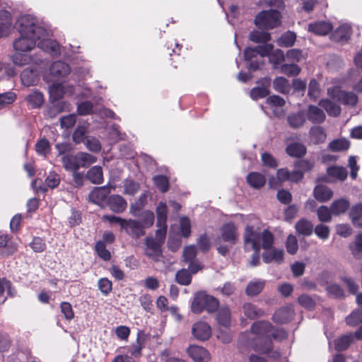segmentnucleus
<instances>
[{
    "label": "nucleus",
    "mask_w": 362,
    "mask_h": 362,
    "mask_svg": "<svg viewBox=\"0 0 362 362\" xmlns=\"http://www.w3.org/2000/svg\"><path fill=\"white\" fill-rule=\"evenodd\" d=\"M274 49V46L272 44H263L262 45L257 46L255 48L248 47L245 50L244 56L245 59L250 63V69L255 71L259 66V62L255 59L259 56L261 58L266 57Z\"/></svg>",
    "instance_id": "obj_5"
},
{
    "label": "nucleus",
    "mask_w": 362,
    "mask_h": 362,
    "mask_svg": "<svg viewBox=\"0 0 362 362\" xmlns=\"http://www.w3.org/2000/svg\"><path fill=\"white\" fill-rule=\"evenodd\" d=\"M255 23L261 28H274L281 24V14L276 10L261 11L257 15Z\"/></svg>",
    "instance_id": "obj_6"
},
{
    "label": "nucleus",
    "mask_w": 362,
    "mask_h": 362,
    "mask_svg": "<svg viewBox=\"0 0 362 362\" xmlns=\"http://www.w3.org/2000/svg\"><path fill=\"white\" fill-rule=\"evenodd\" d=\"M347 325L350 326H356L362 322V308L354 310L346 318Z\"/></svg>",
    "instance_id": "obj_49"
},
{
    "label": "nucleus",
    "mask_w": 362,
    "mask_h": 362,
    "mask_svg": "<svg viewBox=\"0 0 362 362\" xmlns=\"http://www.w3.org/2000/svg\"><path fill=\"white\" fill-rule=\"evenodd\" d=\"M187 351L194 362H209L211 360L209 352L202 346L190 345Z\"/></svg>",
    "instance_id": "obj_12"
},
{
    "label": "nucleus",
    "mask_w": 362,
    "mask_h": 362,
    "mask_svg": "<svg viewBox=\"0 0 362 362\" xmlns=\"http://www.w3.org/2000/svg\"><path fill=\"white\" fill-rule=\"evenodd\" d=\"M78 158L81 167L87 168L90 165L96 162L97 158L95 156L85 152H78Z\"/></svg>",
    "instance_id": "obj_56"
},
{
    "label": "nucleus",
    "mask_w": 362,
    "mask_h": 362,
    "mask_svg": "<svg viewBox=\"0 0 362 362\" xmlns=\"http://www.w3.org/2000/svg\"><path fill=\"white\" fill-rule=\"evenodd\" d=\"M350 203L346 199H339L335 200L331 204V210L332 214L334 215H339L341 214H344L349 207Z\"/></svg>",
    "instance_id": "obj_29"
},
{
    "label": "nucleus",
    "mask_w": 362,
    "mask_h": 362,
    "mask_svg": "<svg viewBox=\"0 0 362 362\" xmlns=\"http://www.w3.org/2000/svg\"><path fill=\"white\" fill-rule=\"evenodd\" d=\"M286 153L292 157H300L305 153V147L299 143H293L286 148Z\"/></svg>",
    "instance_id": "obj_36"
},
{
    "label": "nucleus",
    "mask_w": 362,
    "mask_h": 362,
    "mask_svg": "<svg viewBox=\"0 0 362 362\" xmlns=\"http://www.w3.org/2000/svg\"><path fill=\"white\" fill-rule=\"evenodd\" d=\"M287 120L289 126L294 129L300 127L305 122L303 114L300 112L288 115Z\"/></svg>",
    "instance_id": "obj_40"
},
{
    "label": "nucleus",
    "mask_w": 362,
    "mask_h": 362,
    "mask_svg": "<svg viewBox=\"0 0 362 362\" xmlns=\"http://www.w3.org/2000/svg\"><path fill=\"white\" fill-rule=\"evenodd\" d=\"M12 29L11 13L5 10L0 11V37L6 36Z\"/></svg>",
    "instance_id": "obj_17"
},
{
    "label": "nucleus",
    "mask_w": 362,
    "mask_h": 362,
    "mask_svg": "<svg viewBox=\"0 0 362 362\" xmlns=\"http://www.w3.org/2000/svg\"><path fill=\"white\" fill-rule=\"evenodd\" d=\"M287 252L291 255H295L298 249V241L293 235H289L286 242Z\"/></svg>",
    "instance_id": "obj_60"
},
{
    "label": "nucleus",
    "mask_w": 362,
    "mask_h": 362,
    "mask_svg": "<svg viewBox=\"0 0 362 362\" xmlns=\"http://www.w3.org/2000/svg\"><path fill=\"white\" fill-rule=\"evenodd\" d=\"M86 177L93 184L98 185L103 181L102 167L95 165L89 169L86 173Z\"/></svg>",
    "instance_id": "obj_25"
},
{
    "label": "nucleus",
    "mask_w": 362,
    "mask_h": 362,
    "mask_svg": "<svg viewBox=\"0 0 362 362\" xmlns=\"http://www.w3.org/2000/svg\"><path fill=\"white\" fill-rule=\"evenodd\" d=\"M192 333L196 339L206 341L211 336V329L208 323L199 321L192 325Z\"/></svg>",
    "instance_id": "obj_10"
},
{
    "label": "nucleus",
    "mask_w": 362,
    "mask_h": 362,
    "mask_svg": "<svg viewBox=\"0 0 362 362\" xmlns=\"http://www.w3.org/2000/svg\"><path fill=\"white\" fill-rule=\"evenodd\" d=\"M21 52H18L12 57L13 62L18 66H24L30 62L37 65L43 64L45 63L41 59L33 58L29 54H23Z\"/></svg>",
    "instance_id": "obj_19"
},
{
    "label": "nucleus",
    "mask_w": 362,
    "mask_h": 362,
    "mask_svg": "<svg viewBox=\"0 0 362 362\" xmlns=\"http://www.w3.org/2000/svg\"><path fill=\"white\" fill-rule=\"evenodd\" d=\"M167 206L165 203L160 202L156 208L157 223L156 225L166 223L167 220Z\"/></svg>",
    "instance_id": "obj_53"
},
{
    "label": "nucleus",
    "mask_w": 362,
    "mask_h": 362,
    "mask_svg": "<svg viewBox=\"0 0 362 362\" xmlns=\"http://www.w3.org/2000/svg\"><path fill=\"white\" fill-rule=\"evenodd\" d=\"M162 245L157 243L156 240L151 237H147L145 239V255L155 262H159L162 257Z\"/></svg>",
    "instance_id": "obj_9"
},
{
    "label": "nucleus",
    "mask_w": 362,
    "mask_h": 362,
    "mask_svg": "<svg viewBox=\"0 0 362 362\" xmlns=\"http://www.w3.org/2000/svg\"><path fill=\"white\" fill-rule=\"evenodd\" d=\"M216 337L223 343H229L232 339V336L228 328L220 327L217 331Z\"/></svg>",
    "instance_id": "obj_64"
},
{
    "label": "nucleus",
    "mask_w": 362,
    "mask_h": 362,
    "mask_svg": "<svg viewBox=\"0 0 362 362\" xmlns=\"http://www.w3.org/2000/svg\"><path fill=\"white\" fill-rule=\"evenodd\" d=\"M156 186L160 191L165 192L168 189L169 182L168 178L163 175H157L153 177Z\"/></svg>",
    "instance_id": "obj_61"
},
{
    "label": "nucleus",
    "mask_w": 362,
    "mask_h": 362,
    "mask_svg": "<svg viewBox=\"0 0 362 362\" xmlns=\"http://www.w3.org/2000/svg\"><path fill=\"white\" fill-rule=\"evenodd\" d=\"M28 101L33 107H40L43 102V95L38 91H34L28 95Z\"/></svg>",
    "instance_id": "obj_55"
},
{
    "label": "nucleus",
    "mask_w": 362,
    "mask_h": 362,
    "mask_svg": "<svg viewBox=\"0 0 362 362\" xmlns=\"http://www.w3.org/2000/svg\"><path fill=\"white\" fill-rule=\"evenodd\" d=\"M141 224L143 228L145 230L146 228H149L153 226L154 223V214L152 211L146 210L140 213Z\"/></svg>",
    "instance_id": "obj_51"
},
{
    "label": "nucleus",
    "mask_w": 362,
    "mask_h": 362,
    "mask_svg": "<svg viewBox=\"0 0 362 362\" xmlns=\"http://www.w3.org/2000/svg\"><path fill=\"white\" fill-rule=\"evenodd\" d=\"M279 68L282 74H284L288 76H297L300 72V68L295 64H282Z\"/></svg>",
    "instance_id": "obj_52"
},
{
    "label": "nucleus",
    "mask_w": 362,
    "mask_h": 362,
    "mask_svg": "<svg viewBox=\"0 0 362 362\" xmlns=\"http://www.w3.org/2000/svg\"><path fill=\"white\" fill-rule=\"evenodd\" d=\"M354 339L353 334H349L341 337L335 341V349L338 351H342L349 347Z\"/></svg>",
    "instance_id": "obj_50"
},
{
    "label": "nucleus",
    "mask_w": 362,
    "mask_h": 362,
    "mask_svg": "<svg viewBox=\"0 0 362 362\" xmlns=\"http://www.w3.org/2000/svg\"><path fill=\"white\" fill-rule=\"evenodd\" d=\"M327 175L329 177L343 181L347 177V171L343 167L332 166L327 168Z\"/></svg>",
    "instance_id": "obj_34"
},
{
    "label": "nucleus",
    "mask_w": 362,
    "mask_h": 362,
    "mask_svg": "<svg viewBox=\"0 0 362 362\" xmlns=\"http://www.w3.org/2000/svg\"><path fill=\"white\" fill-rule=\"evenodd\" d=\"M147 196L142 194L139 198L130 205L129 213L134 217L140 216V211L145 205Z\"/></svg>",
    "instance_id": "obj_31"
},
{
    "label": "nucleus",
    "mask_w": 362,
    "mask_h": 362,
    "mask_svg": "<svg viewBox=\"0 0 362 362\" xmlns=\"http://www.w3.org/2000/svg\"><path fill=\"white\" fill-rule=\"evenodd\" d=\"M63 167L67 171H78L81 167L78 154H67L62 158Z\"/></svg>",
    "instance_id": "obj_21"
},
{
    "label": "nucleus",
    "mask_w": 362,
    "mask_h": 362,
    "mask_svg": "<svg viewBox=\"0 0 362 362\" xmlns=\"http://www.w3.org/2000/svg\"><path fill=\"white\" fill-rule=\"evenodd\" d=\"M267 95H269V90L267 87H255L250 92V97L253 100L265 98Z\"/></svg>",
    "instance_id": "obj_62"
},
{
    "label": "nucleus",
    "mask_w": 362,
    "mask_h": 362,
    "mask_svg": "<svg viewBox=\"0 0 362 362\" xmlns=\"http://www.w3.org/2000/svg\"><path fill=\"white\" fill-rule=\"evenodd\" d=\"M49 72L55 77H64L70 73V67L65 62L58 61L52 64Z\"/></svg>",
    "instance_id": "obj_22"
},
{
    "label": "nucleus",
    "mask_w": 362,
    "mask_h": 362,
    "mask_svg": "<svg viewBox=\"0 0 362 362\" xmlns=\"http://www.w3.org/2000/svg\"><path fill=\"white\" fill-rule=\"evenodd\" d=\"M269 62L272 64L274 69L279 68V65L285 60V55L281 49H277L272 51L269 55Z\"/></svg>",
    "instance_id": "obj_33"
},
{
    "label": "nucleus",
    "mask_w": 362,
    "mask_h": 362,
    "mask_svg": "<svg viewBox=\"0 0 362 362\" xmlns=\"http://www.w3.org/2000/svg\"><path fill=\"white\" fill-rule=\"evenodd\" d=\"M106 206L115 213H122L127 209V202L121 195L113 194L108 197Z\"/></svg>",
    "instance_id": "obj_16"
},
{
    "label": "nucleus",
    "mask_w": 362,
    "mask_h": 362,
    "mask_svg": "<svg viewBox=\"0 0 362 362\" xmlns=\"http://www.w3.org/2000/svg\"><path fill=\"white\" fill-rule=\"evenodd\" d=\"M124 194L133 196L138 192L140 185L132 180H124L123 182Z\"/></svg>",
    "instance_id": "obj_48"
},
{
    "label": "nucleus",
    "mask_w": 362,
    "mask_h": 362,
    "mask_svg": "<svg viewBox=\"0 0 362 362\" xmlns=\"http://www.w3.org/2000/svg\"><path fill=\"white\" fill-rule=\"evenodd\" d=\"M320 105L331 116H337L341 112L340 107L328 99L320 100Z\"/></svg>",
    "instance_id": "obj_32"
},
{
    "label": "nucleus",
    "mask_w": 362,
    "mask_h": 362,
    "mask_svg": "<svg viewBox=\"0 0 362 362\" xmlns=\"http://www.w3.org/2000/svg\"><path fill=\"white\" fill-rule=\"evenodd\" d=\"M218 300L216 298L204 291H199L194 294L191 310L197 314L201 313L203 310L213 313L218 309Z\"/></svg>",
    "instance_id": "obj_4"
},
{
    "label": "nucleus",
    "mask_w": 362,
    "mask_h": 362,
    "mask_svg": "<svg viewBox=\"0 0 362 362\" xmlns=\"http://www.w3.org/2000/svg\"><path fill=\"white\" fill-rule=\"evenodd\" d=\"M271 39L270 34L265 31L255 30L252 31L250 35V40L254 42H266L269 41Z\"/></svg>",
    "instance_id": "obj_46"
},
{
    "label": "nucleus",
    "mask_w": 362,
    "mask_h": 362,
    "mask_svg": "<svg viewBox=\"0 0 362 362\" xmlns=\"http://www.w3.org/2000/svg\"><path fill=\"white\" fill-rule=\"evenodd\" d=\"M50 97L54 100H59L66 93L65 87L62 83H53L49 88Z\"/></svg>",
    "instance_id": "obj_43"
},
{
    "label": "nucleus",
    "mask_w": 362,
    "mask_h": 362,
    "mask_svg": "<svg viewBox=\"0 0 362 362\" xmlns=\"http://www.w3.org/2000/svg\"><path fill=\"white\" fill-rule=\"evenodd\" d=\"M264 250L262 254V259L265 263L281 264L284 262V252L282 249L274 248L272 245L269 249Z\"/></svg>",
    "instance_id": "obj_15"
},
{
    "label": "nucleus",
    "mask_w": 362,
    "mask_h": 362,
    "mask_svg": "<svg viewBox=\"0 0 362 362\" xmlns=\"http://www.w3.org/2000/svg\"><path fill=\"white\" fill-rule=\"evenodd\" d=\"M245 315L251 319H254L262 315L263 312L257 308L256 306L252 303H245L243 306Z\"/></svg>",
    "instance_id": "obj_44"
},
{
    "label": "nucleus",
    "mask_w": 362,
    "mask_h": 362,
    "mask_svg": "<svg viewBox=\"0 0 362 362\" xmlns=\"http://www.w3.org/2000/svg\"><path fill=\"white\" fill-rule=\"evenodd\" d=\"M122 229L134 238H139L145 234V230L141 223L134 219H125Z\"/></svg>",
    "instance_id": "obj_14"
},
{
    "label": "nucleus",
    "mask_w": 362,
    "mask_h": 362,
    "mask_svg": "<svg viewBox=\"0 0 362 362\" xmlns=\"http://www.w3.org/2000/svg\"><path fill=\"white\" fill-rule=\"evenodd\" d=\"M351 33V27L349 23H342L335 31V37L339 41L347 40Z\"/></svg>",
    "instance_id": "obj_37"
},
{
    "label": "nucleus",
    "mask_w": 362,
    "mask_h": 362,
    "mask_svg": "<svg viewBox=\"0 0 362 362\" xmlns=\"http://www.w3.org/2000/svg\"><path fill=\"white\" fill-rule=\"evenodd\" d=\"M272 325L268 322L258 321L253 323L251 327V334L250 337L252 341L249 342L255 351L262 353L268 352L272 347L270 339V332Z\"/></svg>",
    "instance_id": "obj_3"
},
{
    "label": "nucleus",
    "mask_w": 362,
    "mask_h": 362,
    "mask_svg": "<svg viewBox=\"0 0 362 362\" xmlns=\"http://www.w3.org/2000/svg\"><path fill=\"white\" fill-rule=\"evenodd\" d=\"M264 286V281L262 280H255L250 281L247 288L246 293L248 296H256L259 294Z\"/></svg>",
    "instance_id": "obj_35"
},
{
    "label": "nucleus",
    "mask_w": 362,
    "mask_h": 362,
    "mask_svg": "<svg viewBox=\"0 0 362 362\" xmlns=\"http://www.w3.org/2000/svg\"><path fill=\"white\" fill-rule=\"evenodd\" d=\"M16 94L13 92H7L0 94V109L14 102Z\"/></svg>",
    "instance_id": "obj_63"
},
{
    "label": "nucleus",
    "mask_w": 362,
    "mask_h": 362,
    "mask_svg": "<svg viewBox=\"0 0 362 362\" xmlns=\"http://www.w3.org/2000/svg\"><path fill=\"white\" fill-rule=\"evenodd\" d=\"M310 134L315 144L322 143L325 141L327 135L321 127H313L310 130Z\"/></svg>",
    "instance_id": "obj_41"
},
{
    "label": "nucleus",
    "mask_w": 362,
    "mask_h": 362,
    "mask_svg": "<svg viewBox=\"0 0 362 362\" xmlns=\"http://www.w3.org/2000/svg\"><path fill=\"white\" fill-rule=\"evenodd\" d=\"M216 320L220 327L229 328L231 322L230 311L228 307H221L218 310Z\"/></svg>",
    "instance_id": "obj_23"
},
{
    "label": "nucleus",
    "mask_w": 362,
    "mask_h": 362,
    "mask_svg": "<svg viewBox=\"0 0 362 362\" xmlns=\"http://www.w3.org/2000/svg\"><path fill=\"white\" fill-rule=\"evenodd\" d=\"M308 118L313 123H322L325 119V115L318 107L310 105L308 107Z\"/></svg>",
    "instance_id": "obj_27"
},
{
    "label": "nucleus",
    "mask_w": 362,
    "mask_h": 362,
    "mask_svg": "<svg viewBox=\"0 0 362 362\" xmlns=\"http://www.w3.org/2000/svg\"><path fill=\"white\" fill-rule=\"evenodd\" d=\"M295 228L299 235L304 236H308L311 235L313 231V226L312 223L305 218L299 220L296 223Z\"/></svg>",
    "instance_id": "obj_28"
},
{
    "label": "nucleus",
    "mask_w": 362,
    "mask_h": 362,
    "mask_svg": "<svg viewBox=\"0 0 362 362\" xmlns=\"http://www.w3.org/2000/svg\"><path fill=\"white\" fill-rule=\"evenodd\" d=\"M176 281L181 285H189L192 281L191 274L187 269H181L176 274Z\"/></svg>",
    "instance_id": "obj_58"
},
{
    "label": "nucleus",
    "mask_w": 362,
    "mask_h": 362,
    "mask_svg": "<svg viewBox=\"0 0 362 362\" xmlns=\"http://www.w3.org/2000/svg\"><path fill=\"white\" fill-rule=\"evenodd\" d=\"M35 150L39 155L46 156L50 151L49 142L46 139L39 140L35 144Z\"/></svg>",
    "instance_id": "obj_57"
},
{
    "label": "nucleus",
    "mask_w": 362,
    "mask_h": 362,
    "mask_svg": "<svg viewBox=\"0 0 362 362\" xmlns=\"http://www.w3.org/2000/svg\"><path fill=\"white\" fill-rule=\"evenodd\" d=\"M221 239L230 243L235 245L238 240V232L236 226L232 223L224 224L221 229Z\"/></svg>",
    "instance_id": "obj_13"
},
{
    "label": "nucleus",
    "mask_w": 362,
    "mask_h": 362,
    "mask_svg": "<svg viewBox=\"0 0 362 362\" xmlns=\"http://www.w3.org/2000/svg\"><path fill=\"white\" fill-rule=\"evenodd\" d=\"M293 313L291 306L283 307L275 312L273 319L277 323H286L293 319Z\"/></svg>",
    "instance_id": "obj_20"
},
{
    "label": "nucleus",
    "mask_w": 362,
    "mask_h": 362,
    "mask_svg": "<svg viewBox=\"0 0 362 362\" xmlns=\"http://www.w3.org/2000/svg\"><path fill=\"white\" fill-rule=\"evenodd\" d=\"M327 94L332 99L351 107L355 106L358 100L356 93L351 91L342 90L337 87L329 88L327 89Z\"/></svg>",
    "instance_id": "obj_8"
},
{
    "label": "nucleus",
    "mask_w": 362,
    "mask_h": 362,
    "mask_svg": "<svg viewBox=\"0 0 362 362\" xmlns=\"http://www.w3.org/2000/svg\"><path fill=\"white\" fill-rule=\"evenodd\" d=\"M332 28V25L327 21H316L308 25V31L318 35H325Z\"/></svg>",
    "instance_id": "obj_18"
},
{
    "label": "nucleus",
    "mask_w": 362,
    "mask_h": 362,
    "mask_svg": "<svg viewBox=\"0 0 362 362\" xmlns=\"http://www.w3.org/2000/svg\"><path fill=\"white\" fill-rule=\"evenodd\" d=\"M303 179V173L299 171L289 172L286 168H281L277 170L276 176L272 177L269 180V185L271 187L276 188L285 181L298 182Z\"/></svg>",
    "instance_id": "obj_7"
},
{
    "label": "nucleus",
    "mask_w": 362,
    "mask_h": 362,
    "mask_svg": "<svg viewBox=\"0 0 362 362\" xmlns=\"http://www.w3.org/2000/svg\"><path fill=\"white\" fill-rule=\"evenodd\" d=\"M274 88L281 93H287L290 90L288 81L284 77H277L273 81Z\"/></svg>",
    "instance_id": "obj_38"
},
{
    "label": "nucleus",
    "mask_w": 362,
    "mask_h": 362,
    "mask_svg": "<svg viewBox=\"0 0 362 362\" xmlns=\"http://www.w3.org/2000/svg\"><path fill=\"white\" fill-rule=\"evenodd\" d=\"M274 238L268 230H261L255 226L248 225L245 227L243 233V246L245 251H254L251 266H257L259 260V252L261 249L267 250L273 245Z\"/></svg>",
    "instance_id": "obj_2"
},
{
    "label": "nucleus",
    "mask_w": 362,
    "mask_h": 362,
    "mask_svg": "<svg viewBox=\"0 0 362 362\" xmlns=\"http://www.w3.org/2000/svg\"><path fill=\"white\" fill-rule=\"evenodd\" d=\"M350 218L354 226L361 227L360 218L362 217V204L354 206L349 213Z\"/></svg>",
    "instance_id": "obj_42"
},
{
    "label": "nucleus",
    "mask_w": 362,
    "mask_h": 362,
    "mask_svg": "<svg viewBox=\"0 0 362 362\" xmlns=\"http://www.w3.org/2000/svg\"><path fill=\"white\" fill-rule=\"evenodd\" d=\"M37 74L38 71L35 69H25L21 75L22 83L26 86L34 85L37 81Z\"/></svg>",
    "instance_id": "obj_24"
},
{
    "label": "nucleus",
    "mask_w": 362,
    "mask_h": 362,
    "mask_svg": "<svg viewBox=\"0 0 362 362\" xmlns=\"http://www.w3.org/2000/svg\"><path fill=\"white\" fill-rule=\"evenodd\" d=\"M71 105L64 101H59L54 103L49 111V115L54 117L57 114L64 112L70 111Z\"/></svg>",
    "instance_id": "obj_47"
},
{
    "label": "nucleus",
    "mask_w": 362,
    "mask_h": 362,
    "mask_svg": "<svg viewBox=\"0 0 362 362\" xmlns=\"http://www.w3.org/2000/svg\"><path fill=\"white\" fill-rule=\"evenodd\" d=\"M247 180L248 184L253 188L259 189L265 184V177L259 173H250L247 177Z\"/></svg>",
    "instance_id": "obj_30"
},
{
    "label": "nucleus",
    "mask_w": 362,
    "mask_h": 362,
    "mask_svg": "<svg viewBox=\"0 0 362 362\" xmlns=\"http://www.w3.org/2000/svg\"><path fill=\"white\" fill-rule=\"evenodd\" d=\"M332 195V191L325 185L316 186L314 189L315 198L321 202H327L330 199Z\"/></svg>",
    "instance_id": "obj_26"
},
{
    "label": "nucleus",
    "mask_w": 362,
    "mask_h": 362,
    "mask_svg": "<svg viewBox=\"0 0 362 362\" xmlns=\"http://www.w3.org/2000/svg\"><path fill=\"white\" fill-rule=\"evenodd\" d=\"M95 250L98 255L105 261H108L111 258L110 252L106 249L105 244L103 241L96 243Z\"/></svg>",
    "instance_id": "obj_54"
},
{
    "label": "nucleus",
    "mask_w": 362,
    "mask_h": 362,
    "mask_svg": "<svg viewBox=\"0 0 362 362\" xmlns=\"http://www.w3.org/2000/svg\"><path fill=\"white\" fill-rule=\"evenodd\" d=\"M110 191L108 187L104 186L102 187H95L89 194L88 198L90 202L97 204L101 207L105 206V203L108 199V195Z\"/></svg>",
    "instance_id": "obj_11"
},
{
    "label": "nucleus",
    "mask_w": 362,
    "mask_h": 362,
    "mask_svg": "<svg viewBox=\"0 0 362 362\" xmlns=\"http://www.w3.org/2000/svg\"><path fill=\"white\" fill-rule=\"evenodd\" d=\"M319 220L322 222H329L332 218V210L326 206H322L317 210Z\"/></svg>",
    "instance_id": "obj_59"
},
{
    "label": "nucleus",
    "mask_w": 362,
    "mask_h": 362,
    "mask_svg": "<svg viewBox=\"0 0 362 362\" xmlns=\"http://www.w3.org/2000/svg\"><path fill=\"white\" fill-rule=\"evenodd\" d=\"M349 141L346 139H339L331 141L329 148L332 151H346L349 148Z\"/></svg>",
    "instance_id": "obj_45"
},
{
    "label": "nucleus",
    "mask_w": 362,
    "mask_h": 362,
    "mask_svg": "<svg viewBox=\"0 0 362 362\" xmlns=\"http://www.w3.org/2000/svg\"><path fill=\"white\" fill-rule=\"evenodd\" d=\"M296 35L294 33L288 31L283 34L277 40L278 45L281 47H291L296 41Z\"/></svg>",
    "instance_id": "obj_39"
},
{
    "label": "nucleus",
    "mask_w": 362,
    "mask_h": 362,
    "mask_svg": "<svg viewBox=\"0 0 362 362\" xmlns=\"http://www.w3.org/2000/svg\"><path fill=\"white\" fill-rule=\"evenodd\" d=\"M19 37L13 42V47L17 52H29L35 45L49 53L52 57L60 54L59 43L48 39L47 31L33 16L24 15L17 21Z\"/></svg>",
    "instance_id": "obj_1"
}]
</instances>
